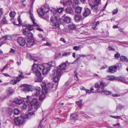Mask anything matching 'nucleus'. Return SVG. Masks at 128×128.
<instances>
[{
	"instance_id": "nucleus-21",
	"label": "nucleus",
	"mask_w": 128,
	"mask_h": 128,
	"mask_svg": "<svg viewBox=\"0 0 128 128\" xmlns=\"http://www.w3.org/2000/svg\"><path fill=\"white\" fill-rule=\"evenodd\" d=\"M50 20L51 22L53 23L56 22L58 20L57 17L54 16H52L50 18Z\"/></svg>"
},
{
	"instance_id": "nucleus-3",
	"label": "nucleus",
	"mask_w": 128,
	"mask_h": 128,
	"mask_svg": "<svg viewBox=\"0 0 128 128\" xmlns=\"http://www.w3.org/2000/svg\"><path fill=\"white\" fill-rule=\"evenodd\" d=\"M33 10L32 9H30L29 11V14H30V17L31 19L32 20V22L33 23V24L32 25H30V24L27 25V27H29L28 28V30H29L30 31L34 29V28L33 27V26H38L36 23L34 22V17L33 16Z\"/></svg>"
},
{
	"instance_id": "nucleus-5",
	"label": "nucleus",
	"mask_w": 128,
	"mask_h": 128,
	"mask_svg": "<svg viewBox=\"0 0 128 128\" xmlns=\"http://www.w3.org/2000/svg\"><path fill=\"white\" fill-rule=\"evenodd\" d=\"M66 66V63H64L59 66V68H58L56 71L57 74L59 76H60L62 70H65Z\"/></svg>"
},
{
	"instance_id": "nucleus-22",
	"label": "nucleus",
	"mask_w": 128,
	"mask_h": 128,
	"mask_svg": "<svg viewBox=\"0 0 128 128\" xmlns=\"http://www.w3.org/2000/svg\"><path fill=\"white\" fill-rule=\"evenodd\" d=\"M46 64H48V65H49V67H50V68L51 66H55L56 65V63L55 61H52L48 62Z\"/></svg>"
},
{
	"instance_id": "nucleus-50",
	"label": "nucleus",
	"mask_w": 128,
	"mask_h": 128,
	"mask_svg": "<svg viewBox=\"0 0 128 128\" xmlns=\"http://www.w3.org/2000/svg\"><path fill=\"white\" fill-rule=\"evenodd\" d=\"M17 82V80H12L10 81V83L14 85L16 84Z\"/></svg>"
},
{
	"instance_id": "nucleus-18",
	"label": "nucleus",
	"mask_w": 128,
	"mask_h": 128,
	"mask_svg": "<svg viewBox=\"0 0 128 128\" xmlns=\"http://www.w3.org/2000/svg\"><path fill=\"white\" fill-rule=\"evenodd\" d=\"M14 92L13 90L10 88L8 89L6 91L7 95L8 96L12 94Z\"/></svg>"
},
{
	"instance_id": "nucleus-37",
	"label": "nucleus",
	"mask_w": 128,
	"mask_h": 128,
	"mask_svg": "<svg viewBox=\"0 0 128 128\" xmlns=\"http://www.w3.org/2000/svg\"><path fill=\"white\" fill-rule=\"evenodd\" d=\"M74 73L75 74V76H74V78L76 80H78L79 78H78V73L76 72V71H74Z\"/></svg>"
},
{
	"instance_id": "nucleus-25",
	"label": "nucleus",
	"mask_w": 128,
	"mask_h": 128,
	"mask_svg": "<svg viewBox=\"0 0 128 128\" xmlns=\"http://www.w3.org/2000/svg\"><path fill=\"white\" fill-rule=\"evenodd\" d=\"M100 93L103 94H105L107 95L111 93V92L109 91L106 90H102L101 91Z\"/></svg>"
},
{
	"instance_id": "nucleus-35",
	"label": "nucleus",
	"mask_w": 128,
	"mask_h": 128,
	"mask_svg": "<svg viewBox=\"0 0 128 128\" xmlns=\"http://www.w3.org/2000/svg\"><path fill=\"white\" fill-rule=\"evenodd\" d=\"M66 11L69 14H71L73 12L72 10L70 7L67 8L66 9Z\"/></svg>"
},
{
	"instance_id": "nucleus-13",
	"label": "nucleus",
	"mask_w": 128,
	"mask_h": 128,
	"mask_svg": "<svg viewBox=\"0 0 128 128\" xmlns=\"http://www.w3.org/2000/svg\"><path fill=\"white\" fill-rule=\"evenodd\" d=\"M22 32L24 35L26 36H28L30 34V32L28 30V27L22 30Z\"/></svg>"
},
{
	"instance_id": "nucleus-16",
	"label": "nucleus",
	"mask_w": 128,
	"mask_h": 128,
	"mask_svg": "<svg viewBox=\"0 0 128 128\" xmlns=\"http://www.w3.org/2000/svg\"><path fill=\"white\" fill-rule=\"evenodd\" d=\"M54 85L52 82H49L48 83L47 85L46 86V89L48 90H51L53 88Z\"/></svg>"
},
{
	"instance_id": "nucleus-23",
	"label": "nucleus",
	"mask_w": 128,
	"mask_h": 128,
	"mask_svg": "<svg viewBox=\"0 0 128 128\" xmlns=\"http://www.w3.org/2000/svg\"><path fill=\"white\" fill-rule=\"evenodd\" d=\"M78 116V115L76 113L72 114L70 115V118L71 119H76Z\"/></svg>"
},
{
	"instance_id": "nucleus-42",
	"label": "nucleus",
	"mask_w": 128,
	"mask_h": 128,
	"mask_svg": "<svg viewBox=\"0 0 128 128\" xmlns=\"http://www.w3.org/2000/svg\"><path fill=\"white\" fill-rule=\"evenodd\" d=\"M101 0H95L94 4L96 6H98L100 3Z\"/></svg>"
},
{
	"instance_id": "nucleus-62",
	"label": "nucleus",
	"mask_w": 128,
	"mask_h": 128,
	"mask_svg": "<svg viewBox=\"0 0 128 128\" xmlns=\"http://www.w3.org/2000/svg\"><path fill=\"white\" fill-rule=\"evenodd\" d=\"M95 86L96 88H98L99 87H100V86L99 84L98 83L96 84Z\"/></svg>"
},
{
	"instance_id": "nucleus-54",
	"label": "nucleus",
	"mask_w": 128,
	"mask_h": 128,
	"mask_svg": "<svg viewBox=\"0 0 128 128\" xmlns=\"http://www.w3.org/2000/svg\"><path fill=\"white\" fill-rule=\"evenodd\" d=\"M70 54V53L69 52H66V53H64L62 54V56H68Z\"/></svg>"
},
{
	"instance_id": "nucleus-4",
	"label": "nucleus",
	"mask_w": 128,
	"mask_h": 128,
	"mask_svg": "<svg viewBox=\"0 0 128 128\" xmlns=\"http://www.w3.org/2000/svg\"><path fill=\"white\" fill-rule=\"evenodd\" d=\"M34 40L33 36V34L32 33L28 39L27 42L26 44V46L28 47H30L34 45Z\"/></svg>"
},
{
	"instance_id": "nucleus-31",
	"label": "nucleus",
	"mask_w": 128,
	"mask_h": 128,
	"mask_svg": "<svg viewBox=\"0 0 128 128\" xmlns=\"http://www.w3.org/2000/svg\"><path fill=\"white\" fill-rule=\"evenodd\" d=\"M99 22H99L97 21L96 22V24H94V23L92 25V28L94 30H96V28L97 26L99 24Z\"/></svg>"
},
{
	"instance_id": "nucleus-12",
	"label": "nucleus",
	"mask_w": 128,
	"mask_h": 128,
	"mask_svg": "<svg viewBox=\"0 0 128 128\" xmlns=\"http://www.w3.org/2000/svg\"><path fill=\"white\" fill-rule=\"evenodd\" d=\"M33 91L34 92V93L33 95L35 96H37L39 95L40 92V87H37L36 89L34 90Z\"/></svg>"
},
{
	"instance_id": "nucleus-6",
	"label": "nucleus",
	"mask_w": 128,
	"mask_h": 128,
	"mask_svg": "<svg viewBox=\"0 0 128 128\" xmlns=\"http://www.w3.org/2000/svg\"><path fill=\"white\" fill-rule=\"evenodd\" d=\"M22 90L24 91H32V87L31 85L26 84H24L22 85Z\"/></svg>"
},
{
	"instance_id": "nucleus-32",
	"label": "nucleus",
	"mask_w": 128,
	"mask_h": 128,
	"mask_svg": "<svg viewBox=\"0 0 128 128\" xmlns=\"http://www.w3.org/2000/svg\"><path fill=\"white\" fill-rule=\"evenodd\" d=\"M90 6H91V8L94 10H97L98 9L97 6L94 4H90Z\"/></svg>"
},
{
	"instance_id": "nucleus-56",
	"label": "nucleus",
	"mask_w": 128,
	"mask_h": 128,
	"mask_svg": "<svg viewBox=\"0 0 128 128\" xmlns=\"http://www.w3.org/2000/svg\"><path fill=\"white\" fill-rule=\"evenodd\" d=\"M118 12V10L117 9H115L112 12L113 14H116Z\"/></svg>"
},
{
	"instance_id": "nucleus-48",
	"label": "nucleus",
	"mask_w": 128,
	"mask_h": 128,
	"mask_svg": "<svg viewBox=\"0 0 128 128\" xmlns=\"http://www.w3.org/2000/svg\"><path fill=\"white\" fill-rule=\"evenodd\" d=\"M19 72L20 73V74H19V75L18 76L19 78H24V76L22 72L20 71H19Z\"/></svg>"
},
{
	"instance_id": "nucleus-17",
	"label": "nucleus",
	"mask_w": 128,
	"mask_h": 128,
	"mask_svg": "<svg viewBox=\"0 0 128 128\" xmlns=\"http://www.w3.org/2000/svg\"><path fill=\"white\" fill-rule=\"evenodd\" d=\"M90 13V11L88 8L86 9L83 13V15L85 17H86L88 16Z\"/></svg>"
},
{
	"instance_id": "nucleus-41",
	"label": "nucleus",
	"mask_w": 128,
	"mask_h": 128,
	"mask_svg": "<svg viewBox=\"0 0 128 128\" xmlns=\"http://www.w3.org/2000/svg\"><path fill=\"white\" fill-rule=\"evenodd\" d=\"M28 58L30 60H33L34 61H36V60L30 54H28Z\"/></svg>"
},
{
	"instance_id": "nucleus-33",
	"label": "nucleus",
	"mask_w": 128,
	"mask_h": 128,
	"mask_svg": "<svg viewBox=\"0 0 128 128\" xmlns=\"http://www.w3.org/2000/svg\"><path fill=\"white\" fill-rule=\"evenodd\" d=\"M72 3V2L70 0H68L65 3H64V5L66 6H69Z\"/></svg>"
},
{
	"instance_id": "nucleus-24",
	"label": "nucleus",
	"mask_w": 128,
	"mask_h": 128,
	"mask_svg": "<svg viewBox=\"0 0 128 128\" xmlns=\"http://www.w3.org/2000/svg\"><path fill=\"white\" fill-rule=\"evenodd\" d=\"M116 78L114 76H108L106 77V78L110 80H116Z\"/></svg>"
},
{
	"instance_id": "nucleus-14",
	"label": "nucleus",
	"mask_w": 128,
	"mask_h": 128,
	"mask_svg": "<svg viewBox=\"0 0 128 128\" xmlns=\"http://www.w3.org/2000/svg\"><path fill=\"white\" fill-rule=\"evenodd\" d=\"M82 19V17L80 14H76L74 15V19L76 22H78L81 20Z\"/></svg>"
},
{
	"instance_id": "nucleus-15",
	"label": "nucleus",
	"mask_w": 128,
	"mask_h": 128,
	"mask_svg": "<svg viewBox=\"0 0 128 128\" xmlns=\"http://www.w3.org/2000/svg\"><path fill=\"white\" fill-rule=\"evenodd\" d=\"M41 8L42 10H43L44 11L45 13H46L49 10V8L48 6L47 5H45L43 6H42Z\"/></svg>"
},
{
	"instance_id": "nucleus-1",
	"label": "nucleus",
	"mask_w": 128,
	"mask_h": 128,
	"mask_svg": "<svg viewBox=\"0 0 128 128\" xmlns=\"http://www.w3.org/2000/svg\"><path fill=\"white\" fill-rule=\"evenodd\" d=\"M32 69L38 78H39L40 77L41 74L39 70H40L42 72V74L44 75L48 74L50 68L48 64H45L44 65L42 64L37 65V64H34L33 65Z\"/></svg>"
},
{
	"instance_id": "nucleus-58",
	"label": "nucleus",
	"mask_w": 128,
	"mask_h": 128,
	"mask_svg": "<svg viewBox=\"0 0 128 128\" xmlns=\"http://www.w3.org/2000/svg\"><path fill=\"white\" fill-rule=\"evenodd\" d=\"M15 52V50L12 49V48H11V49H10V52L11 53H14Z\"/></svg>"
},
{
	"instance_id": "nucleus-34",
	"label": "nucleus",
	"mask_w": 128,
	"mask_h": 128,
	"mask_svg": "<svg viewBox=\"0 0 128 128\" xmlns=\"http://www.w3.org/2000/svg\"><path fill=\"white\" fill-rule=\"evenodd\" d=\"M82 10L81 8L80 7H76V12L78 13H80L81 12Z\"/></svg>"
},
{
	"instance_id": "nucleus-28",
	"label": "nucleus",
	"mask_w": 128,
	"mask_h": 128,
	"mask_svg": "<svg viewBox=\"0 0 128 128\" xmlns=\"http://www.w3.org/2000/svg\"><path fill=\"white\" fill-rule=\"evenodd\" d=\"M71 19L70 18L68 17H66L64 20V21L68 23H69L71 22Z\"/></svg>"
},
{
	"instance_id": "nucleus-47",
	"label": "nucleus",
	"mask_w": 128,
	"mask_h": 128,
	"mask_svg": "<svg viewBox=\"0 0 128 128\" xmlns=\"http://www.w3.org/2000/svg\"><path fill=\"white\" fill-rule=\"evenodd\" d=\"M53 24L56 27H59L60 26V24L58 20Z\"/></svg>"
},
{
	"instance_id": "nucleus-52",
	"label": "nucleus",
	"mask_w": 128,
	"mask_h": 128,
	"mask_svg": "<svg viewBox=\"0 0 128 128\" xmlns=\"http://www.w3.org/2000/svg\"><path fill=\"white\" fill-rule=\"evenodd\" d=\"M31 98L29 96H26V100H25V101H26L27 102H30V99Z\"/></svg>"
},
{
	"instance_id": "nucleus-60",
	"label": "nucleus",
	"mask_w": 128,
	"mask_h": 128,
	"mask_svg": "<svg viewBox=\"0 0 128 128\" xmlns=\"http://www.w3.org/2000/svg\"><path fill=\"white\" fill-rule=\"evenodd\" d=\"M3 12L2 10V9L0 8V17L1 16L2 14H3Z\"/></svg>"
},
{
	"instance_id": "nucleus-30",
	"label": "nucleus",
	"mask_w": 128,
	"mask_h": 128,
	"mask_svg": "<svg viewBox=\"0 0 128 128\" xmlns=\"http://www.w3.org/2000/svg\"><path fill=\"white\" fill-rule=\"evenodd\" d=\"M82 100L80 99L79 101L76 102V104L78 105V106L80 108H81V107L82 105Z\"/></svg>"
},
{
	"instance_id": "nucleus-49",
	"label": "nucleus",
	"mask_w": 128,
	"mask_h": 128,
	"mask_svg": "<svg viewBox=\"0 0 128 128\" xmlns=\"http://www.w3.org/2000/svg\"><path fill=\"white\" fill-rule=\"evenodd\" d=\"M61 54L60 53H56L55 54V58L56 59H57L60 56Z\"/></svg>"
},
{
	"instance_id": "nucleus-29",
	"label": "nucleus",
	"mask_w": 128,
	"mask_h": 128,
	"mask_svg": "<svg viewBox=\"0 0 128 128\" xmlns=\"http://www.w3.org/2000/svg\"><path fill=\"white\" fill-rule=\"evenodd\" d=\"M120 60H121L122 61H126L128 62V60L127 58L124 56H120Z\"/></svg>"
},
{
	"instance_id": "nucleus-44",
	"label": "nucleus",
	"mask_w": 128,
	"mask_h": 128,
	"mask_svg": "<svg viewBox=\"0 0 128 128\" xmlns=\"http://www.w3.org/2000/svg\"><path fill=\"white\" fill-rule=\"evenodd\" d=\"M100 88L102 89H103L104 87V84L102 82H101L100 83Z\"/></svg>"
},
{
	"instance_id": "nucleus-51",
	"label": "nucleus",
	"mask_w": 128,
	"mask_h": 128,
	"mask_svg": "<svg viewBox=\"0 0 128 128\" xmlns=\"http://www.w3.org/2000/svg\"><path fill=\"white\" fill-rule=\"evenodd\" d=\"M114 57L117 59L118 58L120 57V54L118 53H117L114 54Z\"/></svg>"
},
{
	"instance_id": "nucleus-2",
	"label": "nucleus",
	"mask_w": 128,
	"mask_h": 128,
	"mask_svg": "<svg viewBox=\"0 0 128 128\" xmlns=\"http://www.w3.org/2000/svg\"><path fill=\"white\" fill-rule=\"evenodd\" d=\"M33 112H30L28 114L22 115L20 117H17L14 119V122L17 125H22L25 121V119L27 118L29 119L33 114Z\"/></svg>"
},
{
	"instance_id": "nucleus-40",
	"label": "nucleus",
	"mask_w": 128,
	"mask_h": 128,
	"mask_svg": "<svg viewBox=\"0 0 128 128\" xmlns=\"http://www.w3.org/2000/svg\"><path fill=\"white\" fill-rule=\"evenodd\" d=\"M21 105L20 106L21 108L22 109H25L27 108V106L26 104L24 103L20 104Z\"/></svg>"
},
{
	"instance_id": "nucleus-26",
	"label": "nucleus",
	"mask_w": 128,
	"mask_h": 128,
	"mask_svg": "<svg viewBox=\"0 0 128 128\" xmlns=\"http://www.w3.org/2000/svg\"><path fill=\"white\" fill-rule=\"evenodd\" d=\"M14 103L17 104H21L22 102V101L21 100L18 99H15L14 100Z\"/></svg>"
},
{
	"instance_id": "nucleus-55",
	"label": "nucleus",
	"mask_w": 128,
	"mask_h": 128,
	"mask_svg": "<svg viewBox=\"0 0 128 128\" xmlns=\"http://www.w3.org/2000/svg\"><path fill=\"white\" fill-rule=\"evenodd\" d=\"M64 8H59L58 10V12L59 13H61L63 11Z\"/></svg>"
},
{
	"instance_id": "nucleus-57",
	"label": "nucleus",
	"mask_w": 128,
	"mask_h": 128,
	"mask_svg": "<svg viewBox=\"0 0 128 128\" xmlns=\"http://www.w3.org/2000/svg\"><path fill=\"white\" fill-rule=\"evenodd\" d=\"M112 118L116 119H120L121 117V116H112Z\"/></svg>"
},
{
	"instance_id": "nucleus-8",
	"label": "nucleus",
	"mask_w": 128,
	"mask_h": 128,
	"mask_svg": "<svg viewBox=\"0 0 128 128\" xmlns=\"http://www.w3.org/2000/svg\"><path fill=\"white\" fill-rule=\"evenodd\" d=\"M17 42L19 44L22 46H24L26 43L25 38L22 37H20L18 38Z\"/></svg>"
},
{
	"instance_id": "nucleus-9",
	"label": "nucleus",
	"mask_w": 128,
	"mask_h": 128,
	"mask_svg": "<svg viewBox=\"0 0 128 128\" xmlns=\"http://www.w3.org/2000/svg\"><path fill=\"white\" fill-rule=\"evenodd\" d=\"M41 85L42 87V92L44 93H46L48 92V90L46 89V85L45 83L42 82L41 83Z\"/></svg>"
},
{
	"instance_id": "nucleus-53",
	"label": "nucleus",
	"mask_w": 128,
	"mask_h": 128,
	"mask_svg": "<svg viewBox=\"0 0 128 128\" xmlns=\"http://www.w3.org/2000/svg\"><path fill=\"white\" fill-rule=\"evenodd\" d=\"M18 20L19 22V23L18 24V26H20V25L21 24V21L20 20V16H19L18 18Z\"/></svg>"
},
{
	"instance_id": "nucleus-46",
	"label": "nucleus",
	"mask_w": 128,
	"mask_h": 128,
	"mask_svg": "<svg viewBox=\"0 0 128 128\" xmlns=\"http://www.w3.org/2000/svg\"><path fill=\"white\" fill-rule=\"evenodd\" d=\"M80 45H79L78 46H74L73 47V49L76 50H78L80 49Z\"/></svg>"
},
{
	"instance_id": "nucleus-38",
	"label": "nucleus",
	"mask_w": 128,
	"mask_h": 128,
	"mask_svg": "<svg viewBox=\"0 0 128 128\" xmlns=\"http://www.w3.org/2000/svg\"><path fill=\"white\" fill-rule=\"evenodd\" d=\"M16 15V13L14 12H11L10 13L9 15L11 17L13 18Z\"/></svg>"
},
{
	"instance_id": "nucleus-36",
	"label": "nucleus",
	"mask_w": 128,
	"mask_h": 128,
	"mask_svg": "<svg viewBox=\"0 0 128 128\" xmlns=\"http://www.w3.org/2000/svg\"><path fill=\"white\" fill-rule=\"evenodd\" d=\"M43 93V94H42L40 96L39 98V100L40 101H42L43 100L45 96V95L44 94V93Z\"/></svg>"
},
{
	"instance_id": "nucleus-27",
	"label": "nucleus",
	"mask_w": 128,
	"mask_h": 128,
	"mask_svg": "<svg viewBox=\"0 0 128 128\" xmlns=\"http://www.w3.org/2000/svg\"><path fill=\"white\" fill-rule=\"evenodd\" d=\"M6 18V17H4L1 22L2 24H5L8 23V20Z\"/></svg>"
},
{
	"instance_id": "nucleus-45",
	"label": "nucleus",
	"mask_w": 128,
	"mask_h": 128,
	"mask_svg": "<svg viewBox=\"0 0 128 128\" xmlns=\"http://www.w3.org/2000/svg\"><path fill=\"white\" fill-rule=\"evenodd\" d=\"M59 78L58 76H56L54 78V82H57L59 80Z\"/></svg>"
},
{
	"instance_id": "nucleus-61",
	"label": "nucleus",
	"mask_w": 128,
	"mask_h": 128,
	"mask_svg": "<svg viewBox=\"0 0 128 128\" xmlns=\"http://www.w3.org/2000/svg\"><path fill=\"white\" fill-rule=\"evenodd\" d=\"M11 21L14 24H15V22L14 21V19L13 18H11L10 19Z\"/></svg>"
},
{
	"instance_id": "nucleus-43",
	"label": "nucleus",
	"mask_w": 128,
	"mask_h": 128,
	"mask_svg": "<svg viewBox=\"0 0 128 128\" xmlns=\"http://www.w3.org/2000/svg\"><path fill=\"white\" fill-rule=\"evenodd\" d=\"M20 113V110L18 109H15L14 110V114L16 115H18Z\"/></svg>"
},
{
	"instance_id": "nucleus-10",
	"label": "nucleus",
	"mask_w": 128,
	"mask_h": 128,
	"mask_svg": "<svg viewBox=\"0 0 128 128\" xmlns=\"http://www.w3.org/2000/svg\"><path fill=\"white\" fill-rule=\"evenodd\" d=\"M117 68V66H110L108 69L107 70V71L108 72L114 73L115 72V70Z\"/></svg>"
},
{
	"instance_id": "nucleus-39",
	"label": "nucleus",
	"mask_w": 128,
	"mask_h": 128,
	"mask_svg": "<svg viewBox=\"0 0 128 128\" xmlns=\"http://www.w3.org/2000/svg\"><path fill=\"white\" fill-rule=\"evenodd\" d=\"M69 28L71 30H74L76 28V26L74 25L73 24H70L69 26Z\"/></svg>"
},
{
	"instance_id": "nucleus-19",
	"label": "nucleus",
	"mask_w": 128,
	"mask_h": 128,
	"mask_svg": "<svg viewBox=\"0 0 128 128\" xmlns=\"http://www.w3.org/2000/svg\"><path fill=\"white\" fill-rule=\"evenodd\" d=\"M116 80H117L124 82H125L126 81V79L124 77L121 76L116 77Z\"/></svg>"
},
{
	"instance_id": "nucleus-63",
	"label": "nucleus",
	"mask_w": 128,
	"mask_h": 128,
	"mask_svg": "<svg viewBox=\"0 0 128 128\" xmlns=\"http://www.w3.org/2000/svg\"><path fill=\"white\" fill-rule=\"evenodd\" d=\"M108 50H114L112 47L109 46L108 48Z\"/></svg>"
},
{
	"instance_id": "nucleus-20",
	"label": "nucleus",
	"mask_w": 128,
	"mask_h": 128,
	"mask_svg": "<svg viewBox=\"0 0 128 128\" xmlns=\"http://www.w3.org/2000/svg\"><path fill=\"white\" fill-rule=\"evenodd\" d=\"M37 12L41 16H43L45 12L43 10H42L41 8L38 9Z\"/></svg>"
},
{
	"instance_id": "nucleus-11",
	"label": "nucleus",
	"mask_w": 128,
	"mask_h": 128,
	"mask_svg": "<svg viewBox=\"0 0 128 128\" xmlns=\"http://www.w3.org/2000/svg\"><path fill=\"white\" fill-rule=\"evenodd\" d=\"M10 36L8 35L3 36L2 38L0 39V47L3 44V43H2V42L6 40L10 39Z\"/></svg>"
},
{
	"instance_id": "nucleus-59",
	"label": "nucleus",
	"mask_w": 128,
	"mask_h": 128,
	"mask_svg": "<svg viewBox=\"0 0 128 128\" xmlns=\"http://www.w3.org/2000/svg\"><path fill=\"white\" fill-rule=\"evenodd\" d=\"M44 120V119L43 118L42 120H41L40 122V124L39 126L38 127L40 128H42L43 126V125L42 124H41V123L42 121V120Z\"/></svg>"
},
{
	"instance_id": "nucleus-7",
	"label": "nucleus",
	"mask_w": 128,
	"mask_h": 128,
	"mask_svg": "<svg viewBox=\"0 0 128 128\" xmlns=\"http://www.w3.org/2000/svg\"><path fill=\"white\" fill-rule=\"evenodd\" d=\"M30 104L31 106H35L36 107L35 108L36 109H38L40 107V104L39 103L38 100L36 98H34L30 102Z\"/></svg>"
},
{
	"instance_id": "nucleus-64",
	"label": "nucleus",
	"mask_w": 128,
	"mask_h": 128,
	"mask_svg": "<svg viewBox=\"0 0 128 128\" xmlns=\"http://www.w3.org/2000/svg\"><path fill=\"white\" fill-rule=\"evenodd\" d=\"M21 78H19L18 76L16 78V79L18 82H19L21 80Z\"/></svg>"
}]
</instances>
